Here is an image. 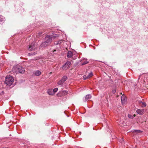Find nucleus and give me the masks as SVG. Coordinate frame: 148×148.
<instances>
[{"label":"nucleus","instance_id":"nucleus-1","mask_svg":"<svg viewBox=\"0 0 148 148\" xmlns=\"http://www.w3.org/2000/svg\"><path fill=\"white\" fill-rule=\"evenodd\" d=\"M12 71L14 73H23L25 70L22 66H16L13 67Z\"/></svg>","mask_w":148,"mask_h":148},{"label":"nucleus","instance_id":"nucleus-2","mask_svg":"<svg viewBox=\"0 0 148 148\" xmlns=\"http://www.w3.org/2000/svg\"><path fill=\"white\" fill-rule=\"evenodd\" d=\"M14 81V78L11 76H7L5 77L4 83L7 85H11Z\"/></svg>","mask_w":148,"mask_h":148},{"label":"nucleus","instance_id":"nucleus-3","mask_svg":"<svg viewBox=\"0 0 148 148\" xmlns=\"http://www.w3.org/2000/svg\"><path fill=\"white\" fill-rule=\"evenodd\" d=\"M71 65V62L69 61H67L62 66V69L66 70L69 69Z\"/></svg>","mask_w":148,"mask_h":148},{"label":"nucleus","instance_id":"nucleus-4","mask_svg":"<svg viewBox=\"0 0 148 148\" xmlns=\"http://www.w3.org/2000/svg\"><path fill=\"white\" fill-rule=\"evenodd\" d=\"M64 43V41L62 40H60L58 41H56L54 42V44L57 46L56 47L57 48H60Z\"/></svg>","mask_w":148,"mask_h":148},{"label":"nucleus","instance_id":"nucleus-5","mask_svg":"<svg viewBox=\"0 0 148 148\" xmlns=\"http://www.w3.org/2000/svg\"><path fill=\"white\" fill-rule=\"evenodd\" d=\"M52 37L49 36H47L45 38V41L47 44H49L52 41Z\"/></svg>","mask_w":148,"mask_h":148},{"label":"nucleus","instance_id":"nucleus-6","mask_svg":"<svg viewBox=\"0 0 148 148\" xmlns=\"http://www.w3.org/2000/svg\"><path fill=\"white\" fill-rule=\"evenodd\" d=\"M67 94V92L66 90H63L60 91L58 93L57 95L58 97H61L64 95H66Z\"/></svg>","mask_w":148,"mask_h":148},{"label":"nucleus","instance_id":"nucleus-7","mask_svg":"<svg viewBox=\"0 0 148 148\" xmlns=\"http://www.w3.org/2000/svg\"><path fill=\"white\" fill-rule=\"evenodd\" d=\"M36 47L35 43L33 42L32 43L29 45L28 49L30 51H32Z\"/></svg>","mask_w":148,"mask_h":148},{"label":"nucleus","instance_id":"nucleus-8","mask_svg":"<svg viewBox=\"0 0 148 148\" xmlns=\"http://www.w3.org/2000/svg\"><path fill=\"white\" fill-rule=\"evenodd\" d=\"M144 110V109L140 110L138 109L136 111V112L139 114L142 115L143 114Z\"/></svg>","mask_w":148,"mask_h":148},{"label":"nucleus","instance_id":"nucleus-9","mask_svg":"<svg viewBox=\"0 0 148 148\" xmlns=\"http://www.w3.org/2000/svg\"><path fill=\"white\" fill-rule=\"evenodd\" d=\"M48 93L50 95H53L54 94V93L51 89H49L47 91Z\"/></svg>","mask_w":148,"mask_h":148},{"label":"nucleus","instance_id":"nucleus-10","mask_svg":"<svg viewBox=\"0 0 148 148\" xmlns=\"http://www.w3.org/2000/svg\"><path fill=\"white\" fill-rule=\"evenodd\" d=\"M73 55V53L71 51H69L67 53V57L68 58H71Z\"/></svg>","mask_w":148,"mask_h":148},{"label":"nucleus","instance_id":"nucleus-11","mask_svg":"<svg viewBox=\"0 0 148 148\" xmlns=\"http://www.w3.org/2000/svg\"><path fill=\"white\" fill-rule=\"evenodd\" d=\"M5 21V18L2 16H0V23L1 24L2 23L4 22Z\"/></svg>","mask_w":148,"mask_h":148},{"label":"nucleus","instance_id":"nucleus-12","mask_svg":"<svg viewBox=\"0 0 148 148\" xmlns=\"http://www.w3.org/2000/svg\"><path fill=\"white\" fill-rule=\"evenodd\" d=\"M91 95L90 94H88L86 95L85 97V99L86 101L88 100L91 97Z\"/></svg>","mask_w":148,"mask_h":148},{"label":"nucleus","instance_id":"nucleus-13","mask_svg":"<svg viewBox=\"0 0 148 148\" xmlns=\"http://www.w3.org/2000/svg\"><path fill=\"white\" fill-rule=\"evenodd\" d=\"M41 72L39 70L36 71L34 72V74L35 75L38 76H39L41 74Z\"/></svg>","mask_w":148,"mask_h":148},{"label":"nucleus","instance_id":"nucleus-14","mask_svg":"<svg viewBox=\"0 0 148 148\" xmlns=\"http://www.w3.org/2000/svg\"><path fill=\"white\" fill-rule=\"evenodd\" d=\"M125 95H122L121 97V101L122 103H124L125 102Z\"/></svg>","mask_w":148,"mask_h":148},{"label":"nucleus","instance_id":"nucleus-15","mask_svg":"<svg viewBox=\"0 0 148 148\" xmlns=\"http://www.w3.org/2000/svg\"><path fill=\"white\" fill-rule=\"evenodd\" d=\"M49 45V44L47 43L45 41L43 42L41 44V46L42 47H45L47 46V45Z\"/></svg>","mask_w":148,"mask_h":148},{"label":"nucleus","instance_id":"nucleus-16","mask_svg":"<svg viewBox=\"0 0 148 148\" xmlns=\"http://www.w3.org/2000/svg\"><path fill=\"white\" fill-rule=\"evenodd\" d=\"M136 116L135 114H134L133 115H132L131 114H128V117L130 119H133L134 117H135Z\"/></svg>","mask_w":148,"mask_h":148},{"label":"nucleus","instance_id":"nucleus-17","mask_svg":"<svg viewBox=\"0 0 148 148\" xmlns=\"http://www.w3.org/2000/svg\"><path fill=\"white\" fill-rule=\"evenodd\" d=\"M64 82L61 79L58 82V84L59 85H62L63 84Z\"/></svg>","mask_w":148,"mask_h":148},{"label":"nucleus","instance_id":"nucleus-18","mask_svg":"<svg viewBox=\"0 0 148 148\" xmlns=\"http://www.w3.org/2000/svg\"><path fill=\"white\" fill-rule=\"evenodd\" d=\"M67 78V77L66 76H64L61 79L64 82L65 81Z\"/></svg>","mask_w":148,"mask_h":148},{"label":"nucleus","instance_id":"nucleus-19","mask_svg":"<svg viewBox=\"0 0 148 148\" xmlns=\"http://www.w3.org/2000/svg\"><path fill=\"white\" fill-rule=\"evenodd\" d=\"M140 103H141V106L142 107H145L146 106V104L145 102H142L141 101H140Z\"/></svg>","mask_w":148,"mask_h":148},{"label":"nucleus","instance_id":"nucleus-20","mask_svg":"<svg viewBox=\"0 0 148 148\" xmlns=\"http://www.w3.org/2000/svg\"><path fill=\"white\" fill-rule=\"evenodd\" d=\"M142 132L139 130H134L133 131V133H140Z\"/></svg>","mask_w":148,"mask_h":148},{"label":"nucleus","instance_id":"nucleus-21","mask_svg":"<svg viewBox=\"0 0 148 148\" xmlns=\"http://www.w3.org/2000/svg\"><path fill=\"white\" fill-rule=\"evenodd\" d=\"M93 75V73L92 72H91L90 73L88 76V77L89 78L91 77H92Z\"/></svg>","mask_w":148,"mask_h":148},{"label":"nucleus","instance_id":"nucleus-22","mask_svg":"<svg viewBox=\"0 0 148 148\" xmlns=\"http://www.w3.org/2000/svg\"><path fill=\"white\" fill-rule=\"evenodd\" d=\"M3 88V85L1 81H0V89H1Z\"/></svg>","mask_w":148,"mask_h":148},{"label":"nucleus","instance_id":"nucleus-23","mask_svg":"<svg viewBox=\"0 0 148 148\" xmlns=\"http://www.w3.org/2000/svg\"><path fill=\"white\" fill-rule=\"evenodd\" d=\"M58 88H55L53 90L54 94L58 90Z\"/></svg>","mask_w":148,"mask_h":148},{"label":"nucleus","instance_id":"nucleus-24","mask_svg":"<svg viewBox=\"0 0 148 148\" xmlns=\"http://www.w3.org/2000/svg\"><path fill=\"white\" fill-rule=\"evenodd\" d=\"M89 78L88 76H86V75H84L83 76V79H88Z\"/></svg>","mask_w":148,"mask_h":148},{"label":"nucleus","instance_id":"nucleus-25","mask_svg":"<svg viewBox=\"0 0 148 148\" xmlns=\"http://www.w3.org/2000/svg\"><path fill=\"white\" fill-rule=\"evenodd\" d=\"M88 63V62H84L82 64V65H84V64H87V63Z\"/></svg>","mask_w":148,"mask_h":148},{"label":"nucleus","instance_id":"nucleus-26","mask_svg":"<svg viewBox=\"0 0 148 148\" xmlns=\"http://www.w3.org/2000/svg\"><path fill=\"white\" fill-rule=\"evenodd\" d=\"M3 94L4 92L3 91H2L0 93V95H2Z\"/></svg>","mask_w":148,"mask_h":148},{"label":"nucleus","instance_id":"nucleus-27","mask_svg":"<svg viewBox=\"0 0 148 148\" xmlns=\"http://www.w3.org/2000/svg\"><path fill=\"white\" fill-rule=\"evenodd\" d=\"M116 91L115 90H114L112 91V93H114Z\"/></svg>","mask_w":148,"mask_h":148},{"label":"nucleus","instance_id":"nucleus-28","mask_svg":"<svg viewBox=\"0 0 148 148\" xmlns=\"http://www.w3.org/2000/svg\"><path fill=\"white\" fill-rule=\"evenodd\" d=\"M56 50H54V51H53V53H55L54 52L56 51Z\"/></svg>","mask_w":148,"mask_h":148},{"label":"nucleus","instance_id":"nucleus-29","mask_svg":"<svg viewBox=\"0 0 148 148\" xmlns=\"http://www.w3.org/2000/svg\"><path fill=\"white\" fill-rule=\"evenodd\" d=\"M140 75L139 76V77H138V80H139V79H140Z\"/></svg>","mask_w":148,"mask_h":148}]
</instances>
